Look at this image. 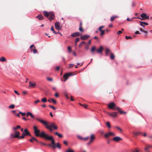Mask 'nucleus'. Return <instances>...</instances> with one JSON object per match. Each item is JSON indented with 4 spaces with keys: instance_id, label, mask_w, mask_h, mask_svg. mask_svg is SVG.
<instances>
[{
    "instance_id": "16",
    "label": "nucleus",
    "mask_w": 152,
    "mask_h": 152,
    "mask_svg": "<svg viewBox=\"0 0 152 152\" xmlns=\"http://www.w3.org/2000/svg\"><path fill=\"white\" fill-rule=\"evenodd\" d=\"M29 86L32 87H34L36 86V84L35 82L32 83L31 82H29Z\"/></svg>"
},
{
    "instance_id": "13",
    "label": "nucleus",
    "mask_w": 152,
    "mask_h": 152,
    "mask_svg": "<svg viewBox=\"0 0 152 152\" xmlns=\"http://www.w3.org/2000/svg\"><path fill=\"white\" fill-rule=\"evenodd\" d=\"M80 35V34L79 32H76L73 33L71 35V36L72 37H78Z\"/></svg>"
},
{
    "instance_id": "36",
    "label": "nucleus",
    "mask_w": 152,
    "mask_h": 152,
    "mask_svg": "<svg viewBox=\"0 0 152 152\" xmlns=\"http://www.w3.org/2000/svg\"><path fill=\"white\" fill-rule=\"evenodd\" d=\"M15 106L14 104H12V105H10L9 107L10 109H13L14 108Z\"/></svg>"
},
{
    "instance_id": "21",
    "label": "nucleus",
    "mask_w": 152,
    "mask_h": 152,
    "mask_svg": "<svg viewBox=\"0 0 152 152\" xmlns=\"http://www.w3.org/2000/svg\"><path fill=\"white\" fill-rule=\"evenodd\" d=\"M118 18L117 16L113 15L110 18V21L112 22L113 21L114 19Z\"/></svg>"
},
{
    "instance_id": "59",
    "label": "nucleus",
    "mask_w": 152,
    "mask_h": 152,
    "mask_svg": "<svg viewBox=\"0 0 152 152\" xmlns=\"http://www.w3.org/2000/svg\"><path fill=\"white\" fill-rule=\"evenodd\" d=\"M55 96L56 97H58L59 96L58 94L56 93L55 94Z\"/></svg>"
},
{
    "instance_id": "17",
    "label": "nucleus",
    "mask_w": 152,
    "mask_h": 152,
    "mask_svg": "<svg viewBox=\"0 0 152 152\" xmlns=\"http://www.w3.org/2000/svg\"><path fill=\"white\" fill-rule=\"evenodd\" d=\"M103 50V48L102 46L100 47L97 50V53H102Z\"/></svg>"
},
{
    "instance_id": "15",
    "label": "nucleus",
    "mask_w": 152,
    "mask_h": 152,
    "mask_svg": "<svg viewBox=\"0 0 152 152\" xmlns=\"http://www.w3.org/2000/svg\"><path fill=\"white\" fill-rule=\"evenodd\" d=\"M72 75H71V73H66L64 74L63 76V77L64 78H67V79H68L69 77V76H71Z\"/></svg>"
},
{
    "instance_id": "52",
    "label": "nucleus",
    "mask_w": 152,
    "mask_h": 152,
    "mask_svg": "<svg viewBox=\"0 0 152 152\" xmlns=\"http://www.w3.org/2000/svg\"><path fill=\"white\" fill-rule=\"evenodd\" d=\"M125 38L127 39H132V38L130 36H126L125 37Z\"/></svg>"
},
{
    "instance_id": "4",
    "label": "nucleus",
    "mask_w": 152,
    "mask_h": 152,
    "mask_svg": "<svg viewBox=\"0 0 152 152\" xmlns=\"http://www.w3.org/2000/svg\"><path fill=\"white\" fill-rule=\"evenodd\" d=\"M44 138L48 140H50L51 141V145H49V146L53 148H56V143H55V141L53 137L51 136H48V134H47Z\"/></svg>"
},
{
    "instance_id": "47",
    "label": "nucleus",
    "mask_w": 152,
    "mask_h": 152,
    "mask_svg": "<svg viewBox=\"0 0 152 152\" xmlns=\"http://www.w3.org/2000/svg\"><path fill=\"white\" fill-rule=\"evenodd\" d=\"M101 32L100 34L101 35H102L104 34L105 33V30H102V31H100Z\"/></svg>"
},
{
    "instance_id": "62",
    "label": "nucleus",
    "mask_w": 152,
    "mask_h": 152,
    "mask_svg": "<svg viewBox=\"0 0 152 152\" xmlns=\"http://www.w3.org/2000/svg\"><path fill=\"white\" fill-rule=\"evenodd\" d=\"M40 102V101H39V100H37V101H35V102H34V103H35V104H37V103L38 102Z\"/></svg>"
},
{
    "instance_id": "11",
    "label": "nucleus",
    "mask_w": 152,
    "mask_h": 152,
    "mask_svg": "<svg viewBox=\"0 0 152 152\" xmlns=\"http://www.w3.org/2000/svg\"><path fill=\"white\" fill-rule=\"evenodd\" d=\"M111 135L114 136L115 134L113 132H108L105 134L104 136L105 137L107 138Z\"/></svg>"
},
{
    "instance_id": "12",
    "label": "nucleus",
    "mask_w": 152,
    "mask_h": 152,
    "mask_svg": "<svg viewBox=\"0 0 152 152\" xmlns=\"http://www.w3.org/2000/svg\"><path fill=\"white\" fill-rule=\"evenodd\" d=\"M113 140L116 142H118L122 140V139L119 137H116L113 139Z\"/></svg>"
},
{
    "instance_id": "25",
    "label": "nucleus",
    "mask_w": 152,
    "mask_h": 152,
    "mask_svg": "<svg viewBox=\"0 0 152 152\" xmlns=\"http://www.w3.org/2000/svg\"><path fill=\"white\" fill-rule=\"evenodd\" d=\"M20 126L19 125H17L16 127H13L12 128V129L13 130L16 131V130L17 129H20Z\"/></svg>"
},
{
    "instance_id": "32",
    "label": "nucleus",
    "mask_w": 152,
    "mask_h": 152,
    "mask_svg": "<svg viewBox=\"0 0 152 152\" xmlns=\"http://www.w3.org/2000/svg\"><path fill=\"white\" fill-rule=\"evenodd\" d=\"M106 125L108 128H110L111 127L110 124V123L109 122H107L106 123Z\"/></svg>"
},
{
    "instance_id": "56",
    "label": "nucleus",
    "mask_w": 152,
    "mask_h": 152,
    "mask_svg": "<svg viewBox=\"0 0 152 152\" xmlns=\"http://www.w3.org/2000/svg\"><path fill=\"white\" fill-rule=\"evenodd\" d=\"M119 112L121 114H122L123 113H124V114L126 113V112H124L123 111L121 110H120Z\"/></svg>"
},
{
    "instance_id": "23",
    "label": "nucleus",
    "mask_w": 152,
    "mask_h": 152,
    "mask_svg": "<svg viewBox=\"0 0 152 152\" xmlns=\"http://www.w3.org/2000/svg\"><path fill=\"white\" fill-rule=\"evenodd\" d=\"M55 134L57 135L59 137H62L63 136L61 134H59L58 132H56L55 133Z\"/></svg>"
},
{
    "instance_id": "37",
    "label": "nucleus",
    "mask_w": 152,
    "mask_h": 152,
    "mask_svg": "<svg viewBox=\"0 0 152 152\" xmlns=\"http://www.w3.org/2000/svg\"><path fill=\"white\" fill-rule=\"evenodd\" d=\"M50 100H51V101H52V102L53 103H54V104L56 103V101L54 99H50Z\"/></svg>"
},
{
    "instance_id": "57",
    "label": "nucleus",
    "mask_w": 152,
    "mask_h": 152,
    "mask_svg": "<svg viewBox=\"0 0 152 152\" xmlns=\"http://www.w3.org/2000/svg\"><path fill=\"white\" fill-rule=\"evenodd\" d=\"M122 33V31H119L117 32V34L118 35L121 34Z\"/></svg>"
},
{
    "instance_id": "20",
    "label": "nucleus",
    "mask_w": 152,
    "mask_h": 152,
    "mask_svg": "<svg viewBox=\"0 0 152 152\" xmlns=\"http://www.w3.org/2000/svg\"><path fill=\"white\" fill-rule=\"evenodd\" d=\"M27 115L28 116V115H30L31 117L34 119V116L32 114V113L30 112H28L27 113Z\"/></svg>"
},
{
    "instance_id": "30",
    "label": "nucleus",
    "mask_w": 152,
    "mask_h": 152,
    "mask_svg": "<svg viewBox=\"0 0 152 152\" xmlns=\"http://www.w3.org/2000/svg\"><path fill=\"white\" fill-rule=\"evenodd\" d=\"M110 58L111 59H114V58H115V56L112 53H110Z\"/></svg>"
},
{
    "instance_id": "60",
    "label": "nucleus",
    "mask_w": 152,
    "mask_h": 152,
    "mask_svg": "<svg viewBox=\"0 0 152 152\" xmlns=\"http://www.w3.org/2000/svg\"><path fill=\"white\" fill-rule=\"evenodd\" d=\"M39 143H40V145H45V144L42 142H39Z\"/></svg>"
},
{
    "instance_id": "48",
    "label": "nucleus",
    "mask_w": 152,
    "mask_h": 152,
    "mask_svg": "<svg viewBox=\"0 0 152 152\" xmlns=\"http://www.w3.org/2000/svg\"><path fill=\"white\" fill-rule=\"evenodd\" d=\"M79 30L81 32H83V30L82 28V27H79Z\"/></svg>"
},
{
    "instance_id": "9",
    "label": "nucleus",
    "mask_w": 152,
    "mask_h": 152,
    "mask_svg": "<svg viewBox=\"0 0 152 152\" xmlns=\"http://www.w3.org/2000/svg\"><path fill=\"white\" fill-rule=\"evenodd\" d=\"M55 26L56 28L58 30L61 29L62 28V26L60 25V23L58 22L55 23Z\"/></svg>"
},
{
    "instance_id": "19",
    "label": "nucleus",
    "mask_w": 152,
    "mask_h": 152,
    "mask_svg": "<svg viewBox=\"0 0 152 152\" xmlns=\"http://www.w3.org/2000/svg\"><path fill=\"white\" fill-rule=\"evenodd\" d=\"M36 17L38 18L39 20H42L44 19V17L42 15H38Z\"/></svg>"
},
{
    "instance_id": "26",
    "label": "nucleus",
    "mask_w": 152,
    "mask_h": 152,
    "mask_svg": "<svg viewBox=\"0 0 152 152\" xmlns=\"http://www.w3.org/2000/svg\"><path fill=\"white\" fill-rule=\"evenodd\" d=\"M6 60V58L3 57H2L0 58V61H1L4 62Z\"/></svg>"
},
{
    "instance_id": "8",
    "label": "nucleus",
    "mask_w": 152,
    "mask_h": 152,
    "mask_svg": "<svg viewBox=\"0 0 152 152\" xmlns=\"http://www.w3.org/2000/svg\"><path fill=\"white\" fill-rule=\"evenodd\" d=\"M140 16L141 18H143L142 19L140 18H138L142 20H144V19H148L149 18V16L147 15L145 13H142L141 15Z\"/></svg>"
},
{
    "instance_id": "34",
    "label": "nucleus",
    "mask_w": 152,
    "mask_h": 152,
    "mask_svg": "<svg viewBox=\"0 0 152 152\" xmlns=\"http://www.w3.org/2000/svg\"><path fill=\"white\" fill-rule=\"evenodd\" d=\"M51 30L53 31V32L55 34H57V33H56L55 31H54V28H53V26H52L51 28Z\"/></svg>"
},
{
    "instance_id": "14",
    "label": "nucleus",
    "mask_w": 152,
    "mask_h": 152,
    "mask_svg": "<svg viewBox=\"0 0 152 152\" xmlns=\"http://www.w3.org/2000/svg\"><path fill=\"white\" fill-rule=\"evenodd\" d=\"M23 134L25 135H29L30 136H31L29 132L28 131L27 129H25L24 130V132L23 133Z\"/></svg>"
},
{
    "instance_id": "22",
    "label": "nucleus",
    "mask_w": 152,
    "mask_h": 152,
    "mask_svg": "<svg viewBox=\"0 0 152 152\" xmlns=\"http://www.w3.org/2000/svg\"><path fill=\"white\" fill-rule=\"evenodd\" d=\"M56 144V148L57 147L59 149H60L61 148V145L59 143H57Z\"/></svg>"
},
{
    "instance_id": "2",
    "label": "nucleus",
    "mask_w": 152,
    "mask_h": 152,
    "mask_svg": "<svg viewBox=\"0 0 152 152\" xmlns=\"http://www.w3.org/2000/svg\"><path fill=\"white\" fill-rule=\"evenodd\" d=\"M33 129L34 130V133L36 136L40 137H41L45 138L47 134H45V132L42 131L40 134H39L40 131L39 129L37 127L35 126H33Z\"/></svg>"
},
{
    "instance_id": "54",
    "label": "nucleus",
    "mask_w": 152,
    "mask_h": 152,
    "mask_svg": "<svg viewBox=\"0 0 152 152\" xmlns=\"http://www.w3.org/2000/svg\"><path fill=\"white\" fill-rule=\"evenodd\" d=\"M77 137L79 139L81 140H83V137H82L80 136H77Z\"/></svg>"
},
{
    "instance_id": "44",
    "label": "nucleus",
    "mask_w": 152,
    "mask_h": 152,
    "mask_svg": "<svg viewBox=\"0 0 152 152\" xmlns=\"http://www.w3.org/2000/svg\"><path fill=\"white\" fill-rule=\"evenodd\" d=\"M49 106L52 108V109H53V110H55L56 109V107H54V106H51V105H49Z\"/></svg>"
},
{
    "instance_id": "10",
    "label": "nucleus",
    "mask_w": 152,
    "mask_h": 152,
    "mask_svg": "<svg viewBox=\"0 0 152 152\" xmlns=\"http://www.w3.org/2000/svg\"><path fill=\"white\" fill-rule=\"evenodd\" d=\"M90 37L89 36L87 35H84L80 36V38L82 40H86Z\"/></svg>"
},
{
    "instance_id": "24",
    "label": "nucleus",
    "mask_w": 152,
    "mask_h": 152,
    "mask_svg": "<svg viewBox=\"0 0 152 152\" xmlns=\"http://www.w3.org/2000/svg\"><path fill=\"white\" fill-rule=\"evenodd\" d=\"M31 50L33 51V53L34 54H35V53H37V50H36L35 47H34V48L32 49Z\"/></svg>"
},
{
    "instance_id": "28",
    "label": "nucleus",
    "mask_w": 152,
    "mask_h": 152,
    "mask_svg": "<svg viewBox=\"0 0 152 152\" xmlns=\"http://www.w3.org/2000/svg\"><path fill=\"white\" fill-rule=\"evenodd\" d=\"M112 117H115L117 115V113L115 112H113L112 113Z\"/></svg>"
},
{
    "instance_id": "42",
    "label": "nucleus",
    "mask_w": 152,
    "mask_h": 152,
    "mask_svg": "<svg viewBox=\"0 0 152 152\" xmlns=\"http://www.w3.org/2000/svg\"><path fill=\"white\" fill-rule=\"evenodd\" d=\"M47 79L48 80V81H52L53 80V79L51 78H50V77H47Z\"/></svg>"
},
{
    "instance_id": "39",
    "label": "nucleus",
    "mask_w": 152,
    "mask_h": 152,
    "mask_svg": "<svg viewBox=\"0 0 152 152\" xmlns=\"http://www.w3.org/2000/svg\"><path fill=\"white\" fill-rule=\"evenodd\" d=\"M25 136V135L23 134V135H22L21 136H19V137H18V138L19 139H20L21 138H24V136Z\"/></svg>"
},
{
    "instance_id": "5",
    "label": "nucleus",
    "mask_w": 152,
    "mask_h": 152,
    "mask_svg": "<svg viewBox=\"0 0 152 152\" xmlns=\"http://www.w3.org/2000/svg\"><path fill=\"white\" fill-rule=\"evenodd\" d=\"M15 135H14L13 134L11 133L10 134L11 137L12 138H18L19 137V135L20 134V132H19L17 131H15Z\"/></svg>"
},
{
    "instance_id": "45",
    "label": "nucleus",
    "mask_w": 152,
    "mask_h": 152,
    "mask_svg": "<svg viewBox=\"0 0 152 152\" xmlns=\"http://www.w3.org/2000/svg\"><path fill=\"white\" fill-rule=\"evenodd\" d=\"M19 113H20L21 114L22 116H25L26 115V113H22L21 112H19Z\"/></svg>"
},
{
    "instance_id": "6",
    "label": "nucleus",
    "mask_w": 152,
    "mask_h": 152,
    "mask_svg": "<svg viewBox=\"0 0 152 152\" xmlns=\"http://www.w3.org/2000/svg\"><path fill=\"white\" fill-rule=\"evenodd\" d=\"M108 107L109 108L113 110H116V105L114 102H111L109 104Z\"/></svg>"
},
{
    "instance_id": "51",
    "label": "nucleus",
    "mask_w": 152,
    "mask_h": 152,
    "mask_svg": "<svg viewBox=\"0 0 152 152\" xmlns=\"http://www.w3.org/2000/svg\"><path fill=\"white\" fill-rule=\"evenodd\" d=\"M85 42H84V41H83V42H81L80 44V45H79V47H80L82 45V44H85Z\"/></svg>"
},
{
    "instance_id": "1",
    "label": "nucleus",
    "mask_w": 152,
    "mask_h": 152,
    "mask_svg": "<svg viewBox=\"0 0 152 152\" xmlns=\"http://www.w3.org/2000/svg\"><path fill=\"white\" fill-rule=\"evenodd\" d=\"M36 119L37 120L45 125L46 128L50 131H52L53 130H56L58 129L57 126L55 125L54 123H51L50 125H48V123L38 118H37Z\"/></svg>"
},
{
    "instance_id": "43",
    "label": "nucleus",
    "mask_w": 152,
    "mask_h": 152,
    "mask_svg": "<svg viewBox=\"0 0 152 152\" xmlns=\"http://www.w3.org/2000/svg\"><path fill=\"white\" fill-rule=\"evenodd\" d=\"M115 127V128H116V129H117L119 130L121 132H122V129L120 128L119 127H118V126H116Z\"/></svg>"
},
{
    "instance_id": "64",
    "label": "nucleus",
    "mask_w": 152,
    "mask_h": 152,
    "mask_svg": "<svg viewBox=\"0 0 152 152\" xmlns=\"http://www.w3.org/2000/svg\"><path fill=\"white\" fill-rule=\"evenodd\" d=\"M65 95L66 97L67 98V99H69V98L68 97V95L66 94H65Z\"/></svg>"
},
{
    "instance_id": "55",
    "label": "nucleus",
    "mask_w": 152,
    "mask_h": 152,
    "mask_svg": "<svg viewBox=\"0 0 152 152\" xmlns=\"http://www.w3.org/2000/svg\"><path fill=\"white\" fill-rule=\"evenodd\" d=\"M14 92H15V94H17L18 95H19L20 94L19 93H18V92L17 91H16V90H15L14 91Z\"/></svg>"
},
{
    "instance_id": "61",
    "label": "nucleus",
    "mask_w": 152,
    "mask_h": 152,
    "mask_svg": "<svg viewBox=\"0 0 152 152\" xmlns=\"http://www.w3.org/2000/svg\"><path fill=\"white\" fill-rule=\"evenodd\" d=\"M66 145H67V142L66 141H64L63 142Z\"/></svg>"
},
{
    "instance_id": "29",
    "label": "nucleus",
    "mask_w": 152,
    "mask_h": 152,
    "mask_svg": "<svg viewBox=\"0 0 152 152\" xmlns=\"http://www.w3.org/2000/svg\"><path fill=\"white\" fill-rule=\"evenodd\" d=\"M41 101L43 102H45L47 101L46 98L44 97L41 99Z\"/></svg>"
},
{
    "instance_id": "31",
    "label": "nucleus",
    "mask_w": 152,
    "mask_h": 152,
    "mask_svg": "<svg viewBox=\"0 0 152 152\" xmlns=\"http://www.w3.org/2000/svg\"><path fill=\"white\" fill-rule=\"evenodd\" d=\"M133 134L136 135V136H137L139 134H141V133L140 132H133Z\"/></svg>"
},
{
    "instance_id": "63",
    "label": "nucleus",
    "mask_w": 152,
    "mask_h": 152,
    "mask_svg": "<svg viewBox=\"0 0 152 152\" xmlns=\"http://www.w3.org/2000/svg\"><path fill=\"white\" fill-rule=\"evenodd\" d=\"M20 114V113H18L16 114H15V115L16 116H18V117H20V115L19 114Z\"/></svg>"
},
{
    "instance_id": "38",
    "label": "nucleus",
    "mask_w": 152,
    "mask_h": 152,
    "mask_svg": "<svg viewBox=\"0 0 152 152\" xmlns=\"http://www.w3.org/2000/svg\"><path fill=\"white\" fill-rule=\"evenodd\" d=\"M96 48L95 47H93L91 50V51L92 53H93L94 51L95 50Z\"/></svg>"
},
{
    "instance_id": "49",
    "label": "nucleus",
    "mask_w": 152,
    "mask_h": 152,
    "mask_svg": "<svg viewBox=\"0 0 152 152\" xmlns=\"http://www.w3.org/2000/svg\"><path fill=\"white\" fill-rule=\"evenodd\" d=\"M79 41V38H77L75 39V43H77Z\"/></svg>"
},
{
    "instance_id": "18",
    "label": "nucleus",
    "mask_w": 152,
    "mask_h": 152,
    "mask_svg": "<svg viewBox=\"0 0 152 152\" xmlns=\"http://www.w3.org/2000/svg\"><path fill=\"white\" fill-rule=\"evenodd\" d=\"M29 141L31 142H33L34 141H35L37 142H38V140L34 137H32L29 140Z\"/></svg>"
},
{
    "instance_id": "46",
    "label": "nucleus",
    "mask_w": 152,
    "mask_h": 152,
    "mask_svg": "<svg viewBox=\"0 0 152 152\" xmlns=\"http://www.w3.org/2000/svg\"><path fill=\"white\" fill-rule=\"evenodd\" d=\"M89 138V137H87L85 138H83V140L86 141Z\"/></svg>"
},
{
    "instance_id": "33",
    "label": "nucleus",
    "mask_w": 152,
    "mask_h": 152,
    "mask_svg": "<svg viewBox=\"0 0 152 152\" xmlns=\"http://www.w3.org/2000/svg\"><path fill=\"white\" fill-rule=\"evenodd\" d=\"M151 145H148L147 147H146L145 148V151H147L148 149L150 148H151Z\"/></svg>"
},
{
    "instance_id": "3",
    "label": "nucleus",
    "mask_w": 152,
    "mask_h": 152,
    "mask_svg": "<svg viewBox=\"0 0 152 152\" xmlns=\"http://www.w3.org/2000/svg\"><path fill=\"white\" fill-rule=\"evenodd\" d=\"M43 14L50 20H53L54 18V14L53 12H48L47 11H45L43 12Z\"/></svg>"
},
{
    "instance_id": "58",
    "label": "nucleus",
    "mask_w": 152,
    "mask_h": 152,
    "mask_svg": "<svg viewBox=\"0 0 152 152\" xmlns=\"http://www.w3.org/2000/svg\"><path fill=\"white\" fill-rule=\"evenodd\" d=\"M73 64H69V68H72L73 67Z\"/></svg>"
},
{
    "instance_id": "53",
    "label": "nucleus",
    "mask_w": 152,
    "mask_h": 152,
    "mask_svg": "<svg viewBox=\"0 0 152 152\" xmlns=\"http://www.w3.org/2000/svg\"><path fill=\"white\" fill-rule=\"evenodd\" d=\"M82 106L83 107L85 108H87V107L88 106V105L85 104H83Z\"/></svg>"
},
{
    "instance_id": "7",
    "label": "nucleus",
    "mask_w": 152,
    "mask_h": 152,
    "mask_svg": "<svg viewBox=\"0 0 152 152\" xmlns=\"http://www.w3.org/2000/svg\"><path fill=\"white\" fill-rule=\"evenodd\" d=\"M95 139V137L94 134H92L91 135L90 140L89 142L86 143V145H90L91 143Z\"/></svg>"
},
{
    "instance_id": "50",
    "label": "nucleus",
    "mask_w": 152,
    "mask_h": 152,
    "mask_svg": "<svg viewBox=\"0 0 152 152\" xmlns=\"http://www.w3.org/2000/svg\"><path fill=\"white\" fill-rule=\"evenodd\" d=\"M140 23H143V24L145 25H148V23L145 22H143L141 21H140Z\"/></svg>"
},
{
    "instance_id": "27",
    "label": "nucleus",
    "mask_w": 152,
    "mask_h": 152,
    "mask_svg": "<svg viewBox=\"0 0 152 152\" xmlns=\"http://www.w3.org/2000/svg\"><path fill=\"white\" fill-rule=\"evenodd\" d=\"M110 52V50L108 48H107L106 49L105 53L106 55H108Z\"/></svg>"
},
{
    "instance_id": "40",
    "label": "nucleus",
    "mask_w": 152,
    "mask_h": 152,
    "mask_svg": "<svg viewBox=\"0 0 152 152\" xmlns=\"http://www.w3.org/2000/svg\"><path fill=\"white\" fill-rule=\"evenodd\" d=\"M104 26H100L99 28V30L100 31H102V28H104Z\"/></svg>"
},
{
    "instance_id": "35",
    "label": "nucleus",
    "mask_w": 152,
    "mask_h": 152,
    "mask_svg": "<svg viewBox=\"0 0 152 152\" xmlns=\"http://www.w3.org/2000/svg\"><path fill=\"white\" fill-rule=\"evenodd\" d=\"M67 49L68 50V52L69 53H70L71 52V48L69 46L67 47Z\"/></svg>"
},
{
    "instance_id": "41",
    "label": "nucleus",
    "mask_w": 152,
    "mask_h": 152,
    "mask_svg": "<svg viewBox=\"0 0 152 152\" xmlns=\"http://www.w3.org/2000/svg\"><path fill=\"white\" fill-rule=\"evenodd\" d=\"M66 152H74V151L70 149H68L67 151H66Z\"/></svg>"
}]
</instances>
